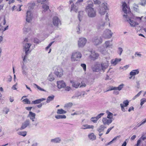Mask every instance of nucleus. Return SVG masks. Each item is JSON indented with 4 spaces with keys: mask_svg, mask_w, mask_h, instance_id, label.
<instances>
[{
    "mask_svg": "<svg viewBox=\"0 0 146 146\" xmlns=\"http://www.w3.org/2000/svg\"><path fill=\"white\" fill-rule=\"evenodd\" d=\"M124 85L123 84H122L120 85L118 87H117V89L118 90L120 91L123 88Z\"/></svg>",
    "mask_w": 146,
    "mask_h": 146,
    "instance_id": "c03bdc74",
    "label": "nucleus"
},
{
    "mask_svg": "<svg viewBox=\"0 0 146 146\" xmlns=\"http://www.w3.org/2000/svg\"><path fill=\"white\" fill-rule=\"evenodd\" d=\"M112 40L111 41L108 40L106 41L104 43L105 46L106 48H111L112 44L111 43Z\"/></svg>",
    "mask_w": 146,
    "mask_h": 146,
    "instance_id": "aec40b11",
    "label": "nucleus"
},
{
    "mask_svg": "<svg viewBox=\"0 0 146 146\" xmlns=\"http://www.w3.org/2000/svg\"><path fill=\"white\" fill-rule=\"evenodd\" d=\"M113 120V119H109L107 118L104 117L103 118L102 121L104 125H109L112 122Z\"/></svg>",
    "mask_w": 146,
    "mask_h": 146,
    "instance_id": "f3484780",
    "label": "nucleus"
},
{
    "mask_svg": "<svg viewBox=\"0 0 146 146\" xmlns=\"http://www.w3.org/2000/svg\"><path fill=\"white\" fill-rule=\"evenodd\" d=\"M91 120L94 123H96L98 120V119L96 117H93L91 119Z\"/></svg>",
    "mask_w": 146,
    "mask_h": 146,
    "instance_id": "a19ab883",
    "label": "nucleus"
},
{
    "mask_svg": "<svg viewBox=\"0 0 146 146\" xmlns=\"http://www.w3.org/2000/svg\"><path fill=\"white\" fill-rule=\"evenodd\" d=\"M46 100V99L42 98L41 99L33 101L32 102V104H38L40 103L42 101Z\"/></svg>",
    "mask_w": 146,
    "mask_h": 146,
    "instance_id": "5701e85b",
    "label": "nucleus"
},
{
    "mask_svg": "<svg viewBox=\"0 0 146 146\" xmlns=\"http://www.w3.org/2000/svg\"><path fill=\"white\" fill-rule=\"evenodd\" d=\"M80 6L79 5H77L76 3L74 4H73L71 5L70 11H73L75 12H77Z\"/></svg>",
    "mask_w": 146,
    "mask_h": 146,
    "instance_id": "a211bd4d",
    "label": "nucleus"
},
{
    "mask_svg": "<svg viewBox=\"0 0 146 146\" xmlns=\"http://www.w3.org/2000/svg\"><path fill=\"white\" fill-rule=\"evenodd\" d=\"M34 41L35 43H36L37 44H39V43H40L41 42L40 40L37 38H35L34 39Z\"/></svg>",
    "mask_w": 146,
    "mask_h": 146,
    "instance_id": "603ef678",
    "label": "nucleus"
},
{
    "mask_svg": "<svg viewBox=\"0 0 146 146\" xmlns=\"http://www.w3.org/2000/svg\"><path fill=\"white\" fill-rule=\"evenodd\" d=\"M71 90V88L70 87L67 86L65 87V90L67 91H69Z\"/></svg>",
    "mask_w": 146,
    "mask_h": 146,
    "instance_id": "69168bd1",
    "label": "nucleus"
},
{
    "mask_svg": "<svg viewBox=\"0 0 146 146\" xmlns=\"http://www.w3.org/2000/svg\"><path fill=\"white\" fill-rule=\"evenodd\" d=\"M87 40L85 38L82 37L79 38L78 41V44L79 47H83L86 44Z\"/></svg>",
    "mask_w": 146,
    "mask_h": 146,
    "instance_id": "1a4fd4ad",
    "label": "nucleus"
},
{
    "mask_svg": "<svg viewBox=\"0 0 146 146\" xmlns=\"http://www.w3.org/2000/svg\"><path fill=\"white\" fill-rule=\"evenodd\" d=\"M57 86L59 89L64 88L66 86L65 82L63 80L57 81Z\"/></svg>",
    "mask_w": 146,
    "mask_h": 146,
    "instance_id": "4468645a",
    "label": "nucleus"
},
{
    "mask_svg": "<svg viewBox=\"0 0 146 146\" xmlns=\"http://www.w3.org/2000/svg\"><path fill=\"white\" fill-rule=\"evenodd\" d=\"M30 124V121L29 119H27L22 124L21 127L19 129L22 130L24 129L27 126H29Z\"/></svg>",
    "mask_w": 146,
    "mask_h": 146,
    "instance_id": "2eb2a0df",
    "label": "nucleus"
},
{
    "mask_svg": "<svg viewBox=\"0 0 146 146\" xmlns=\"http://www.w3.org/2000/svg\"><path fill=\"white\" fill-rule=\"evenodd\" d=\"M76 32L77 33L79 34L81 33V32L80 31V26L78 25V27L76 29Z\"/></svg>",
    "mask_w": 146,
    "mask_h": 146,
    "instance_id": "052dcab7",
    "label": "nucleus"
},
{
    "mask_svg": "<svg viewBox=\"0 0 146 146\" xmlns=\"http://www.w3.org/2000/svg\"><path fill=\"white\" fill-rule=\"evenodd\" d=\"M34 85H35L36 88L39 90H40L41 91H45V90H44V89H43L42 88H41L39 86H38V85H36V84H34Z\"/></svg>",
    "mask_w": 146,
    "mask_h": 146,
    "instance_id": "8fccbe9b",
    "label": "nucleus"
},
{
    "mask_svg": "<svg viewBox=\"0 0 146 146\" xmlns=\"http://www.w3.org/2000/svg\"><path fill=\"white\" fill-rule=\"evenodd\" d=\"M113 34L111 30L106 29L104 31L102 36L105 39H109L112 37Z\"/></svg>",
    "mask_w": 146,
    "mask_h": 146,
    "instance_id": "6e6552de",
    "label": "nucleus"
},
{
    "mask_svg": "<svg viewBox=\"0 0 146 146\" xmlns=\"http://www.w3.org/2000/svg\"><path fill=\"white\" fill-rule=\"evenodd\" d=\"M91 41L95 45H99L102 42V36H94L92 38Z\"/></svg>",
    "mask_w": 146,
    "mask_h": 146,
    "instance_id": "0eeeda50",
    "label": "nucleus"
},
{
    "mask_svg": "<svg viewBox=\"0 0 146 146\" xmlns=\"http://www.w3.org/2000/svg\"><path fill=\"white\" fill-rule=\"evenodd\" d=\"M108 114L107 118L109 119H113V114L109 111H107Z\"/></svg>",
    "mask_w": 146,
    "mask_h": 146,
    "instance_id": "7c9ffc66",
    "label": "nucleus"
},
{
    "mask_svg": "<svg viewBox=\"0 0 146 146\" xmlns=\"http://www.w3.org/2000/svg\"><path fill=\"white\" fill-rule=\"evenodd\" d=\"M135 57H136V56L137 55V56L141 57V56L142 55L141 54L138 53L137 52H136L135 53Z\"/></svg>",
    "mask_w": 146,
    "mask_h": 146,
    "instance_id": "e2e57ef3",
    "label": "nucleus"
},
{
    "mask_svg": "<svg viewBox=\"0 0 146 146\" xmlns=\"http://www.w3.org/2000/svg\"><path fill=\"white\" fill-rule=\"evenodd\" d=\"M54 97V96L53 95L48 96L46 102L47 103H49L50 101L53 100Z\"/></svg>",
    "mask_w": 146,
    "mask_h": 146,
    "instance_id": "cd10ccee",
    "label": "nucleus"
},
{
    "mask_svg": "<svg viewBox=\"0 0 146 146\" xmlns=\"http://www.w3.org/2000/svg\"><path fill=\"white\" fill-rule=\"evenodd\" d=\"M104 114V113H100V114H98L97 116H96V117L98 119V120Z\"/></svg>",
    "mask_w": 146,
    "mask_h": 146,
    "instance_id": "864d4df0",
    "label": "nucleus"
},
{
    "mask_svg": "<svg viewBox=\"0 0 146 146\" xmlns=\"http://www.w3.org/2000/svg\"><path fill=\"white\" fill-rule=\"evenodd\" d=\"M109 21V19L108 18V13H107L106 15L105 20H102L100 21L99 24L97 26V29L99 30L103 29H104V26L105 25V24L107 23H109V25L110 26V23L108 22Z\"/></svg>",
    "mask_w": 146,
    "mask_h": 146,
    "instance_id": "423d86ee",
    "label": "nucleus"
},
{
    "mask_svg": "<svg viewBox=\"0 0 146 146\" xmlns=\"http://www.w3.org/2000/svg\"><path fill=\"white\" fill-rule=\"evenodd\" d=\"M123 11L126 15H123V17L126 18L127 21H128L131 26L135 27L136 25H138V23L131 20V19L133 18L131 16L132 14L130 11V9L127 6L126 3L124 2L122 4Z\"/></svg>",
    "mask_w": 146,
    "mask_h": 146,
    "instance_id": "f257e3e1",
    "label": "nucleus"
},
{
    "mask_svg": "<svg viewBox=\"0 0 146 146\" xmlns=\"http://www.w3.org/2000/svg\"><path fill=\"white\" fill-rule=\"evenodd\" d=\"M36 114L35 113H33L31 111L29 112V114H28V117H29L30 118H35Z\"/></svg>",
    "mask_w": 146,
    "mask_h": 146,
    "instance_id": "c756f323",
    "label": "nucleus"
},
{
    "mask_svg": "<svg viewBox=\"0 0 146 146\" xmlns=\"http://www.w3.org/2000/svg\"><path fill=\"white\" fill-rule=\"evenodd\" d=\"M129 102L127 100H125L123 102V104L125 107L129 105Z\"/></svg>",
    "mask_w": 146,
    "mask_h": 146,
    "instance_id": "37998d69",
    "label": "nucleus"
},
{
    "mask_svg": "<svg viewBox=\"0 0 146 146\" xmlns=\"http://www.w3.org/2000/svg\"><path fill=\"white\" fill-rule=\"evenodd\" d=\"M23 101L25 102V103L26 104H31L30 101L27 98H25L24 99Z\"/></svg>",
    "mask_w": 146,
    "mask_h": 146,
    "instance_id": "a18cd8bd",
    "label": "nucleus"
},
{
    "mask_svg": "<svg viewBox=\"0 0 146 146\" xmlns=\"http://www.w3.org/2000/svg\"><path fill=\"white\" fill-rule=\"evenodd\" d=\"M81 66L83 68L84 71H86V64H81Z\"/></svg>",
    "mask_w": 146,
    "mask_h": 146,
    "instance_id": "6e6d98bb",
    "label": "nucleus"
},
{
    "mask_svg": "<svg viewBox=\"0 0 146 146\" xmlns=\"http://www.w3.org/2000/svg\"><path fill=\"white\" fill-rule=\"evenodd\" d=\"M90 57L91 59L94 60L98 59L99 54L95 51H92L91 52Z\"/></svg>",
    "mask_w": 146,
    "mask_h": 146,
    "instance_id": "ddd939ff",
    "label": "nucleus"
},
{
    "mask_svg": "<svg viewBox=\"0 0 146 146\" xmlns=\"http://www.w3.org/2000/svg\"><path fill=\"white\" fill-rule=\"evenodd\" d=\"M83 12H84L83 11H79L78 13V17L80 21V17H82L83 15Z\"/></svg>",
    "mask_w": 146,
    "mask_h": 146,
    "instance_id": "58836bf2",
    "label": "nucleus"
},
{
    "mask_svg": "<svg viewBox=\"0 0 146 146\" xmlns=\"http://www.w3.org/2000/svg\"><path fill=\"white\" fill-rule=\"evenodd\" d=\"M121 60V58L118 59L117 58H116L115 60H112L111 63L112 64H113L114 65H116Z\"/></svg>",
    "mask_w": 146,
    "mask_h": 146,
    "instance_id": "a878e982",
    "label": "nucleus"
},
{
    "mask_svg": "<svg viewBox=\"0 0 146 146\" xmlns=\"http://www.w3.org/2000/svg\"><path fill=\"white\" fill-rule=\"evenodd\" d=\"M123 49L122 48L120 47L118 48V53L120 55H121L122 52H123Z\"/></svg>",
    "mask_w": 146,
    "mask_h": 146,
    "instance_id": "79ce46f5",
    "label": "nucleus"
},
{
    "mask_svg": "<svg viewBox=\"0 0 146 146\" xmlns=\"http://www.w3.org/2000/svg\"><path fill=\"white\" fill-rule=\"evenodd\" d=\"M22 73L23 75H26L27 74V70H28L26 66L24 63V62H23V65L22 66Z\"/></svg>",
    "mask_w": 146,
    "mask_h": 146,
    "instance_id": "6ab92c4d",
    "label": "nucleus"
},
{
    "mask_svg": "<svg viewBox=\"0 0 146 146\" xmlns=\"http://www.w3.org/2000/svg\"><path fill=\"white\" fill-rule=\"evenodd\" d=\"M48 79L50 81H52L54 80V78L52 74H50L48 76Z\"/></svg>",
    "mask_w": 146,
    "mask_h": 146,
    "instance_id": "ea45409f",
    "label": "nucleus"
},
{
    "mask_svg": "<svg viewBox=\"0 0 146 146\" xmlns=\"http://www.w3.org/2000/svg\"><path fill=\"white\" fill-rule=\"evenodd\" d=\"M106 128L103 125H101L98 129L97 131L100 133L104 131V129Z\"/></svg>",
    "mask_w": 146,
    "mask_h": 146,
    "instance_id": "b1692460",
    "label": "nucleus"
},
{
    "mask_svg": "<svg viewBox=\"0 0 146 146\" xmlns=\"http://www.w3.org/2000/svg\"><path fill=\"white\" fill-rule=\"evenodd\" d=\"M93 6L94 4L92 1H87L85 11L88 16L90 18L94 17L96 15V11L93 8Z\"/></svg>",
    "mask_w": 146,
    "mask_h": 146,
    "instance_id": "7ed1b4c3",
    "label": "nucleus"
},
{
    "mask_svg": "<svg viewBox=\"0 0 146 146\" xmlns=\"http://www.w3.org/2000/svg\"><path fill=\"white\" fill-rule=\"evenodd\" d=\"M88 137L90 139L94 140L96 139V136L94 135L93 133H92L88 135Z\"/></svg>",
    "mask_w": 146,
    "mask_h": 146,
    "instance_id": "72a5a7b5",
    "label": "nucleus"
},
{
    "mask_svg": "<svg viewBox=\"0 0 146 146\" xmlns=\"http://www.w3.org/2000/svg\"><path fill=\"white\" fill-rule=\"evenodd\" d=\"M145 102V101H144V100H143V99H142L141 100V105L142 106Z\"/></svg>",
    "mask_w": 146,
    "mask_h": 146,
    "instance_id": "0e129e2a",
    "label": "nucleus"
},
{
    "mask_svg": "<svg viewBox=\"0 0 146 146\" xmlns=\"http://www.w3.org/2000/svg\"><path fill=\"white\" fill-rule=\"evenodd\" d=\"M109 66L108 61L102 62L101 63L99 62H95L92 66V69L94 72H99L100 71L104 72Z\"/></svg>",
    "mask_w": 146,
    "mask_h": 146,
    "instance_id": "f03ea898",
    "label": "nucleus"
},
{
    "mask_svg": "<svg viewBox=\"0 0 146 146\" xmlns=\"http://www.w3.org/2000/svg\"><path fill=\"white\" fill-rule=\"evenodd\" d=\"M141 3L140 4L142 6H144L146 4V0H140Z\"/></svg>",
    "mask_w": 146,
    "mask_h": 146,
    "instance_id": "49530a36",
    "label": "nucleus"
},
{
    "mask_svg": "<svg viewBox=\"0 0 146 146\" xmlns=\"http://www.w3.org/2000/svg\"><path fill=\"white\" fill-rule=\"evenodd\" d=\"M138 7L137 5L135 4H134L133 6V9L134 11L137 12H139V10L138 8Z\"/></svg>",
    "mask_w": 146,
    "mask_h": 146,
    "instance_id": "e433bc0d",
    "label": "nucleus"
},
{
    "mask_svg": "<svg viewBox=\"0 0 146 146\" xmlns=\"http://www.w3.org/2000/svg\"><path fill=\"white\" fill-rule=\"evenodd\" d=\"M113 127H114V126H113L112 127H110V128H109V129H108L106 132V134H108L109 133V132H110V131L111 130V129H113Z\"/></svg>",
    "mask_w": 146,
    "mask_h": 146,
    "instance_id": "bf43d9fd",
    "label": "nucleus"
},
{
    "mask_svg": "<svg viewBox=\"0 0 146 146\" xmlns=\"http://www.w3.org/2000/svg\"><path fill=\"white\" fill-rule=\"evenodd\" d=\"M52 23L53 25L56 27H58L61 24L60 20L57 16H54L53 18Z\"/></svg>",
    "mask_w": 146,
    "mask_h": 146,
    "instance_id": "9b49d317",
    "label": "nucleus"
},
{
    "mask_svg": "<svg viewBox=\"0 0 146 146\" xmlns=\"http://www.w3.org/2000/svg\"><path fill=\"white\" fill-rule=\"evenodd\" d=\"M66 113V111L62 109L58 110L57 111V113L58 114H64Z\"/></svg>",
    "mask_w": 146,
    "mask_h": 146,
    "instance_id": "c85d7f7f",
    "label": "nucleus"
},
{
    "mask_svg": "<svg viewBox=\"0 0 146 146\" xmlns=\"http://www.w3.org/2000/svg\"><path fill=\"white\" fill-rule=\"evenodd\" d=\"M94 128V126L93 125H88V124H85L82 125L81 129H93Z\"/></svg>",
    "mask_w": 146,
    "mask_h": 146,
    "instance_id": "412c9836",
    "label": "nucleus"
},
{
    "mask_svg": "<svg viewBox=\"0 0 146 146\" xmlns=\"http://www.w3.org/2000/svg\"><path fill=\"white\" fill-rule=\"evenodd\" d=\"M146 122V119L144 120H143V121L140 122L138 124V127H139L141 125H142L144 124Z\"/></svg>",
    "mask_w": 146,
    "mask_h": 146,
    "instance_id": "4d7b16f0",
    "label": "nucleus"
},
{
    "mask_svg": "<svg viewBox=\"0 0 146 146\" xmlns=\"http://www.w3.org/2000/svg\"><path fill=\"white\" fill-rule=\"evenodd\" d=\"M107 4L106 3H103L99 6L98 8V11L99 13L101 15H104L107 11L108 10V7Z\"/></svg>",
    "mask_w": 146,
    "mask_h": 146,
    "instance_id": "39448f33",
    "label": "nucleus"
},
{
    "mask_svg": "<svg viewBox=\"0 0 146 146\" xmlns=\"http://www.w3.org/2000/svg\"><path fill=\"white\" fill-rule=\"evenodd\" d=\"M70 82L72 84V86L76 88H78L80 84L76 83L73 80H70Z\"/></svg>",
    "mask_w": 146,
    "mask_h": 146,
    "instance_id": "bb28decb",
    "label": "nucleus"
},
{
    "mask_svg": "<svg viewBox=\"0 0 146 146\" xmlns=\"http://www.w3.org/2000/svg\"><path fill=\"white\" fill-rule=\"evenodd\" d=\"M80 96H81L80 94H79L78 95H75L73 96H72V99H75L76 98H78V97Z\"/></svg>",
    "mask_w": 146,
    "mask_h": 146,
    "instance_id": "680f3d73",
    "label": "nucleus"
},
{
    "mask_svg": "<svg viewBox=\"0 0 146 146\" xmlns=\"http://www.w3.org/2000/svg\"><path fill=\"white\" fill-rule=\"evenodd\" d=\"M139 72V71L138 69L135 70H133L130 72V75L132 76H133L138 74Z\"/></svg>",
    "mask_w": 146,
    "mask_h": 146,
    "instance_id": "393cba45",
    "label": "nucleus"
},
{
    "mask_svg": "<svg viewBox=\"0 0 146 146\" xmlns=\"http://www.w3.org/2000/svg\"><path fill=\"white\" fill-rule=\"evenodd\" d=\"M33 15L31 11H28L27 13L26 21L28 22H30L31 21Z\"/></svg>",
    "mask_w": 146,
    "mask_h": 146,
    "instance_id": "dca6fc26",
    "label": "nucleus"
},
{
    "mask_svg": "<svg viewBox=\"0 0 146 146\" xmlns=\"http://www.w3.org/2000/svg\"><path fill=\"white\" fill-rule=\"evenodd\" d=\"M61 141V138L60 137H56L54 139H51V142L55 143H60Z\"/></svg>",
    "mask_w": 146,
    "mask_h": 146,
    "instance_id": "4be33fe9",
    "label": "nucleus"
},
{
    "mask_svg": "<svg viewBox=\"0 0 146 146\" xmlns=\"http://www.w3.org/2000/svg\"><path fill=\"white\" fill-rule=\"evenodd\" d=\"M23 30L24 32H28V30H29V29L26 28H23Z\"/></svg>",
    "mask_w": 146,
    "mask_h": 146,
    "instance_id": "774afa93",
    "label": "nucleus"
},
{
    "mask_svg": "<svg viewBox=\"0 0 146 146\" xmlns=\"http://www.w3.org/2000/svg\"><path fill=\"white\" fill-rule=\"evenodd\" d=\"M82 57V54L80 52H74L71 57L72 60L74 61L78 60Z\"/></svg>",
    "mask_w": 146,
    "mask_h": 146,
    "instance_id": "9d476101",
    "label": "nucleus"
},
{
    "mask_svg": "<svg viewBox=\"0 0 146 146\" xmlns=\"http://www.w3.org/2000/svg\"><path fill=\"white\" fill-rule=\"evenodd\" d=\"M42 8L44 11H47L49 9V6L45 4L43 5L42 6Z\"/></svg>",
    "mask_w": 146,
    "mask_h": 146,
    "instance_id": "2f4dec72",
    "label": "nucleus"
},
{
    "mask_svg": "<svg viewBox=\"0 0 146 146\" xmlns=\"http://www.w3.org/2000/svg\"><path fill=\"white\" fill-rule=\"evenodd\" d=\"M141 92H142L141 91L139 92L133 98V100H135L137 98L139 97L141 94Z\"/></svg>",
    "mask_w": 146,
    "mask_h": 146,
    "instance_id": "5fc2aeb1",
    "label": "nucleus"
},
{
    "mask_svg": "<svg viewBox=\"0 0 146 146\" xmlns=\"http://www.w3.org/2000/svg\"><path fill=\"white\" fill-rule=\"evenodd\" d=\"M28 41V38H25L23 42V52L25 53L22 54V57L23 58V60L24 62H25L26 59L27 58L29 54L31 52L30 50V48L31 44L27 43Z\"/></svg>",
    "mask_w": 146,
    "mask_h": 146,
    "instance_id": "20e7f679",
    "label": "nucleus"
},
{
    "mask_svg": "<svg viewBox=\"0 0 146 146\" xmlns=\"http://www.w3.org/2000/svg\"><path fill=\"white\" fill-rule=\"evenodd\" d=\"M3 111L6 114H7L9 111V109L7 108H4Z\"/></svg>",
    "mask_w": 146,
    "mask_h": 146,
    "instance_id": "13d9d810",
    "label": "nucleus"
},
{
    "mask_svg": "<svg viewBox=\"0 0 146 146\" xmlns=\"http://www.w3.org/2000/svg\"><path fill=\"white\" fill-rule=\"evenodd\" d=\"M120 106L121 108V110L122 111H123V112H125L126 111V110L124 108V107L125 106H124V105H123V104H120Z\"/></svg>",
    "mask_w": 146,
    "mask_h": 146,
    "instance_id": "3c124183",
    "label": "nucleus"
},
{
    "mask_svg": "<svg viewBox=\"0 0 146 146\" xmlns=\"http://www.w3.org/2000/svg\"><path fill=\"white\" fill-rule=\"evenodd\" d=\"M84 0H78L76 3L77 5H79L80 6L82 5V3L83 2Z\"/></svg>",
    "mask_w": 146,
    "mask_h": 146,
    "instance_id": "4c0bfd02",
    "label": "nucleus"
},
{
    "mask_svg": "<svg viewBox=\"0 0 146 146\" xmlns=\"http://www.w3.org/2000/svg\"><path fill=\"white\" fill-rule=\"evenodd\" d=\"M55 117L57 119H65L66 116L65 115H57L55 116Z\"/></svg>",
    "mask_w": 146,
    "mask_h": 146,
    "instance_id": "473e14b6",
    "label": "nucleus"
},
{
    "mask_svg": "<svg viewBox=\"0 0 146 146\" xmlns=\"http://www.w3.org/2000/svg\"><path fill=\"white\" fill-rule=\"evenodd\" d=\"M63 71L59 67H56L54 73L58 77H60L62 75Z\"/></svg>",
    "mask_w": 146,
    "mask_h": 146,
    "instance_id": "f8f14e48",
    "label": "nucleus"
},
{
    "mask_svg": "<svg viewBox=\"0 0 146 146\" xmlns=\"http://www.w3.org/2000/svg\"><path fill=\"white\" fill-rule=\"evenodd\" d=\"M38 3H40L42 4H44L45 3H47L48 0H36Z\"/></svg>",
    "mask_w": 146,
    "mask_h": 146,
    "instance_id": "f704fd0d",
    "label": "nucleus"
},
{
    "mask_svg": "<svg viewBox=\"0 0 146 146\" xmlns=\"http://www.w3.org/2000/svg\"><path fill=\"white\" fill-rule=\"evenodd\" d=\"M146 139V137H145L144 135H143L140 138L141 140L142 139L143 140H144Z\"/></svg>",
    "mask_w": 146,
    "mask_h": 146,
    "instance_id": "338daca9",
    "label": "nucleus"
},
{
    "mask_svg": "<svg viewBox=\"0 0 146 146\" xmlns=\"http://www.w3.org/2000/svg\"><path fill=\"white\" fill-rule=\"evenodd\" d=\"M95 4L99 5L101 3L100 0H93Z\"/></svg>",
    "mask_w": 146,
    "mask_h": 146,
    "instance_id": "09e8293b",
    "label": "nucleus"
},
{
    "mask_svg": "<svg viewBox=\"0 0 146 146\" xmlns=\"http://www.w3.org/2000/svg\"><path fill=\"white\" fill-rule=\"evenodd\" d=\"M73 105L72 103L70 102L65 105L64 107H70Z\"/></svg>",
    "mask_w": 146,
    "mask_h": 146,
    "instance_id": "de8ad7c7",
    "label": "nucleus"
},
{
    "mask_svg": "<svg viewBox=\"0 0 146 146\" xmlns=\"http://www.w3.org/2000/svg\"><path fill=\"white\" fill-rule=\"evenodd\" d=\"M19 135L22 136L23 137L27 135V132L26 131H20L18 133Z\"/></svg>",
    "mask_w": 146,
    "mask_h": 146,
    "instance_id": "c9c22d12",
    "label": "nucleus"
}]
</instances>
